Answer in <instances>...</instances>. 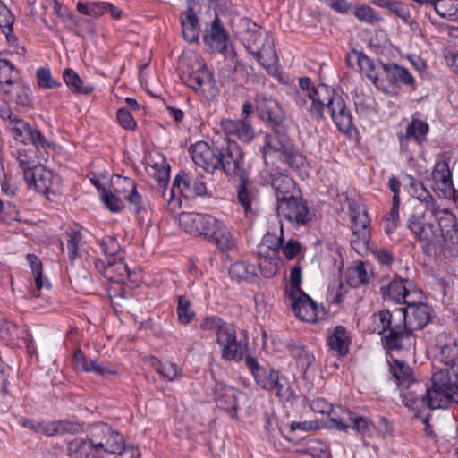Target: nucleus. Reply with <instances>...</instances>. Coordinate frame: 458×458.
Instances as JSON below:
<instances>
[{"mask_svg":"<svg viewBox=\"0 0 458 458\" xmlns=\"http://www.w3.org/2000/svg\"><path fill=\"white\" fill-rule=\"evenodd\" d=\"M445 366L433 373L432 386L426 396H414V392L406 393L403 400L405 406L419 413L424 408H444L451 401L458 400V364Z\"/></svg>","mask_w":458,"mask_h":458,"instance_id":"nucleus-1","label":"nucleus"},{"mask_svg":"<svg viewBox=\"0 0 458 458\" xmlns=\"http://www.w3.org/2000/svg\"><path fill=\"white\" fill-rule=\"evenodd\" d=\"M360 73L365 76L377 89L388 95H395L399 83L413 85L414 79L409 71L394 63H375L367 55L356 52L354 54Z\"/></svg>","mask_w":458,"mask_h":458,"instance_id":"nucleus-2","label":"nucleus"},{"mask_svg":"<svg viewBox=\"0 0 458 458\" xmlns=\"http://www.w3.org/2000/svg\"><path fill=\"white\" fill-rule=\"evenodd\" d=\"M240 36L250 55L269 74L275 75L277 72V57L274 42L267 32L250 20H242Z\"/></svg>","mask_w":458,"mask_h":458,"instance_id":"nucleus-3","label":"nucleus"},{"mask_svg":"<svg viewBox=\"0 0 458 458\" xmlns=\"http://www.w3.org/2000/svg\"><path fill=\"white\" fill-rule=\"evenodd\" d=\"M0 94L19 106L32 105L30 86L21 77L20 72L7 59L0 56Z\"/></svg>","mask_w":458,"mask_h":458,"instance_id":"nucleus-4","label":"nucleus"},{"mask_svg":"<svg viewBox=\"0 0 458 458\" xmlns=\"http://www.w3.org/2000/svg\"><path fill=\"white\" fill-rule=\"evenodd\" d=\"M433 217L430 212L427 213L426 210H422L420 208H416L414 212L410 216L408 219V228L412 234L419 240L423 248H428L437 245L441 242L443 237V227L453 225V223L447 221H440L436 225L430 218Z\"/></svg>","mask_w":458,"mask_h":458,"instance_id":"nucleus-5","label":"nucleus"},{"mask_svg":"<svg viewBox=\"0 0 458 458\" xmlns=\"http://www.w3.org/2000/svg\"><path fill=\"white\" fill-rule=\"evenodd\" d=\"M403 319L404 315L402 309H394L393 311L384 310L373 316L374 331L379 335L386 334L384 339L388 349L404 347Z\"/></svg>","mask_w":458,"mask_h":458,"instance_id":"nucleus-6","label":"nucleus"},{"mask_svg":"<svg viewBox=\"0 0 458 458\" xmlns=\"http://www.w3.org/2000/svg\"><path fill=\"white\" fill-rule=\"evenodd\" d=\"M90 434L97 449H99L101 458H105L106 454L108 452L121 454L123 451L130 454L131 458H138L140 456L136 446L133 445L125 446L123 437L106 424L95 426Z\"/></svg>","mask_w":458,"mask_h":458,"instance_id":"nucleus-7","label":"nucleus"},{"mask_svg":"<svg viewBox=\"0 0 458 458\" xmlns=\"http://www.w3.org/2000/svg\"><path fill=\"white\" fill-rule=\"evenodd\" d=\"M206 192V184L201 178L180 172L174 178L171 190L168 192L164 191L163 196L169 208L175 209L181 205L180 196L193 199L203 196Z\"/></svg>","mask_w":458,"mask_h":458,"instance_id":"nucleus-8","label":"nucleus"},{"mask_svg":"<svg viewBox=\"0 0 458 458\" xmlns=\"http://www.w3.org/2000/svg\"><path fill=\"white\" fill-rule=\"evenodd\" d=\"M189 61V67L183 71L182 79L197 92L211 97L215 94V81L203 61L195 54H189L182 60V64Z\"/></svg>","mask_w":458,"mask_h":458,"instance_id":"nucleus-9","label":"nucleus"},{"mask_svg":"<svg viewBox=\"0 0 458 458\" xmlns=\"http://www.w3.org/2000/svg\"><path fill=\"white\" fill-rule=\"evenodd\" d=\"M245 363L251 370L256 383L265 390L273 392L284 402L290 401L293 393L284 380L279 379L278 374L268 368L260 367L258 361L250 357L245 358Z\"/></svg>","mask_w":458,"mask_h":458,"instance_id":"nucleus-10","label":"nucleus"},{"mask_svg":"<svg viewBox=\"0 0 458 458\" xmlns=\"http://www.w3.org/2000/svg\"><path fill=\"white\" fill-rule=\"evenodd\" d=\"M96 268L108 280L114 283L108 290L109 296L115 304L120 305L119 299L123 298L124 290L120 284L131 277L127 265L122 258L102 257L96 262Z\"/></svg>","mask_w":458,"mask_h":458,"instance_id":"nucleus-11","label":"nucleus"},{"mask_svg":"<svg viewBox=\"0 0 458 458\" xmlns=\"http://www.w3.org/2000/svg\"><path fill=\"white\" fill-rule=\"evenodd\" d=\"M23 176L30 189L46 195L48 199L50 195L61 193L60 177L44 165L24 168Z\"/></svg>","mask_w":458,"mask_h":458,"instance_id":"nucleus-12","label":"nucleus"},{"mask_svg":"<svg viewBox=\"0 0 458 458\" xmlns=\"http://www.w3.org/2000/svg\"><path fill=\"white\" fill-rule=\"evenodd\" d=\"M0 116L7 123L8 129L13 132V138L25 144L31 143L37 148L44 147L47 141L43 135L29 123L14 116L4 105L0 106Z\"/></svg>","mask_w":458,"mask_h":458,"instance_id":"nucleus-13","label":"nucleus"},{"mask_svg":"<svg viewBox=\"0 0 458 458\" xmlns=\"http://www.w3.org/2000/svg\"><path fill=\"white\" fill-rule=\"evenodd\" d=\"M429 354L435 363L457 365L458 344L449 334L441 333L436 335L429 347Z\"/></svg>","mask_w":458,"mask_h":458,"instance_id":"nucleus-14","label":"nucleus"},{"mask_svg":"<svg viewBox=\"0 0 458 458\" xmlns=\"http://www.w3.org/2000/svg\"><path fill=\"white\" fill-rule=\"evenodd\" d=\"M401 309L404 315L403 330L405 332V346L406 344H411V333L415 330L421 329L428 323L430 313L428 307L422 303L421 300L412 304H407L405 309Z\"/></svg>","mask_w":458,"mask_h":458,"instance_id":"nucleus-15","label":"nucleus"},{"mask_svg":"<svg viewBox=\"0 0 458 458\" xmlns=\"http://www.w3.org/2000/svg\"><path fill=\"white\" fill-rule=\"evenodd\" d=\"M214 395L217 406L231 413L232 417H236L237 410L248 401L246 394L222 382L216 383Z\"/></svg>","mask_w":458,"mask_h":458,"instance_id":"nucleus-16","label":"nucleus"},{"mask_svg":"<svg viewBox=\"0 0 458 458\" xmlns=\"http://www.w3.org/2000/svg\"><path fill=\"white\" fill-rule=\"evenodd\" d=\"M385 301L395 303L412 304L422 299L421 292L418 291L411 282L394 279L387 287L382 289Z\"/></svg>","mask_w":458,"mask_h":458,"instance_id":"nucleus-17","label":"nucleus"},{"mask_svg":"<svg viewBox=\"0 0 458 458\" xmlns=\"http://www.w3.org/2000/svg\"><path fill=\"white\" fill-rule=\"evenodd\" d=\"M276 212L280 217L297 225H305L310 220L307 204L296 195L277 202Z\"/></svg>","mask_w":458,"mask_h":458,"instance_id":"nucleus-18","label":"nucleus"},{"mask_svg":"<svg viewBox=\"0 0 458 458\" xmlns=\"http://www.w3.org/2000/svg\"><path fill=\"white\" fill-rule=\"evenodd\" d=\"M350 216L352 220V230L353 235L356 236V239L352 240V243L355 249H366L369 238L368 226L370 223V219L368 216V208L364 205H351Z\"/></svg>","mask_w":458,"mask_h":458,"instance_id":"nucleus-19","label":"nucleus"},{"mask_svg":"<svg viewBox=\"0 0 458 458\" xmlns=\"http://www.w3.org/2000/svg\"><path fill=\"white\" fill-rule=\"evenodd\" d=\"M21 424L26 428L50 437L66 433L73 434L81 431L82 428L80 423L69 420L42 422L21 418Z\"/></svg>","mask_w":458,"mask_h":458,"instance_id":"nucleus-20","label":"nucleus"},{"mask_svg":"<svg viewBox=\"0 0 458 458\" xmlns=\"http://www.w3.org/2000/svg\"><path fill=\"white\" fill-rule=\"evenodd\" d=\"M111 188L117 195L127 200L135 213L146 212V202L137 192L134 182L128 177L114 175L111 178Z\"/></svg>","mask_w":458,"mask_h":458,"instance_id":"nucleus-21","label":"nucleus"},{"mask_svg":"<svg viewBox=\"0 0 458 458\" xmlns=\"http://www.w3.org/2000/svg\"><path fill=\"white\" fill-rule=\"evenodd\" d=\"M204 41L213 51L222 53L226 59H234L236 54L230 45L227 34L219 21L216 18L207 33L204 36Z\"/></svg>","mask_w":458,"mask_h":458,"instance_id":"nucleus-22","label":"nucleus"},{"mask_svg":"<svg viewBox=\"0 0 458 458\" xmlns=\"http://www.w3.org/2000/svg\"><path fill=\"white\" fill-rule=\"evenodd\" d=\"M193 162L205 171L214 173L220 168L221 152L205 141H198L191 147Z\"/></svg>","mask_w":458,"mask_h":458,"instance_id":"nucleus-23","label":"nucleus"},{"mask_svg":"<svg viewBox=\"0 0 458 458\" xmlns=\"http://www.w3.org/2000/svg\"><path fill=\"white\" fill-rule=\"evenodd\" d=\"M216 342L225 360L239 361L243 358L245 346L236 341L235 330L233 326L221 327L217 333Z\"/></svg>","mask_w":458,"mask_h":458,"instance_id":"nucleus-24","label":"nucleus"},{"mask_svg":"<svg viewBox=\"0 0 458 458\" xmlns=\"http://www.w3.org/2000/svg\"><path fill=\"white\" fill-rule=\"evenodd\" d=\"M323 103L327 101V106L330 111L331 117L343 132H348L352 128V121L349 111L345 108V104L341 96L335 95L331 89L328 94L322 97Z\"/></svg>","mask_w":458,"mask_h":458,"instance_id":"nucleus-25","label":"nucleus"},{"mask_svg":"<svg viewBox=\"0 0 458 458\" xmlns=\"http://www.w3.org/2000/svg\"><path fill=\"white\" fill-rule=\"evenodd\" d=\"M205 238L213 242L221 251H230L236 247V239L229 226L216 217Z\"/></svg>","mask_w":458,"mask_h":458,"instance_id":"nucleus-26","label":"nucleus"},{"mask_svg":"<svg viewBox=\"0 0 458 458\" xmlns=\"http://www.w3.org/2000/svg\"><path fill=\"white\" fill-rule=\"evenodd\" d=\"M214 216L195 212H182L179 216V225L186 233L194 236L205 237Z\"/></svg>","mask_w":458,"mask_h":458,"instance_id":"nucleus-27","label":"nucleus"},{"mask_svg":"<svg viewBox=\"0 0 458 458\" xmlns=\"http://www.w3.org/2000/svg\"><path fill=\"white\" fill-rule=\"evenodd\" d=\"M299 85L302 90L304 97L308 98L307 106L310 114L316 119H321L323 117V99L322 97L325 94L329 93V89L327 87H319L315 89L311 88V81L309 78H301Z\"/></svg>","mask_w":458,"mask_h":458,"instance_id":"nucleus-28","label":"nucleus"},{"mask_svg":"<svg viewBox=\"0 0 458 458\" xmlns=\"http://www.w3.org/2000/svg\"><path fill=\"white\" fill-rule=\"evenodd\" d=\"M295 316L302 321L313 323L318 320V310L315 302L304 292L287 297Z\"/></svg>","mask_w":458,"mask_h":458,"instance_id":"nucleus-29","label":"nucleus"},{"mask_svg":"<svg viewBox=\"0 0 458 458\" xmlns=\"http://www.w3.org/2000/svg\"><path fill=\"white\" fill-rule=\"evenodd\" d=\"M411 187L412 189V195L421 203L425 204L426 211L430 212L431 216H434L435 219H439L440 222H454L453 214L446 209H440L439 206L421 183L411 182Z\"/></svg>","mask_w":458,"mask_h":458,"instance_id":"nucleus-30","label":"nucleus"},{"mask_svg":"<svg viewBox=\"0 0 458 458\" xmlns=\"http://www.w3.org/2000/svg\"><path fill=\"white\" fill-rule=\"evenodd\" d=\"M237 201L245 216H252L259 201V190L257 185L244 177L242 178L237 191Z\"/></svg>","mask_w":458,"mask_h":458,"instance_id":"nucleus-31","label":"nucleus"},{"mask_svg":"<svg viewBox=\"0 0 458 458\" xmlns=\"http://www.w3.org/2000/svg\"><path fill=\"white\" fill-rule=\"evenodd\" d=\"M220 167L226 174L243 178V156L241 148L236 143L228 146L224 154L221 153Z\"/></svg>","mask_w":458,"mask_h":458,"instance_id":"nucleus-32","label":"nucleus"},{"mask_svg":"<svg viewBox=\"0 0 458 458\" xmlns=\"http://www.w3.org/2000/svg\"><path fill=\"white\" fill-rule=\"evenodd\" d=\"M92 437L75 438L70 441L66 448L67 458H101Z\"/></svg>","mask_w":458,"mask_h":458,"instance_id":"nucleus-33","label":"nucleus"},{"mask_svg":"<svg viewBox=\"0 0 458 458\" xmlns=\"http://www.w3.org/2000/svg\"><path fill=\"white\" fill-rule=\"evenodd\" d=\"M333 426L338 430H346L351 425L360 433H366L372 427V423L363 417H354L353 414L344 409H340L339 416L332 417Z\"/></svg>","mask_w":458,"mask_h":458,"instance_id":"nucleus-34","label":"nucleus"},{"mask_svg":"<svg viewBox=\"0 0 458 458\" xmlns=\"http://www.w3.org/2000/svg\"><path fill=\"white\" fill-rule=\"evenodd\" d=\"M289 147L288 142L279 139L277 135L267 137L266 143L262 148L265 163L274 165L276 160H280L285 156Z\"/></svg>","mask_w":458,"mask_h":458,"instance_id":"nucleus-35","label":"nucleus"},{"mask_svg":"<svg viewBox=\"0 0 458 458\" xmlns=\"http://www.w3.org/2000/svg\"><path fill=\"white\" fill-rule=\"evenodd\" d=\"M271 185L275 191L276 203L295 195L294 182L286 174H272Z\"/></svg>","mask_w":458,"mask_h":458,"instance_id":"nucleus-36","label":"nucleus"},{"mask_svg":"<svg viewBox=\"0 0 458 458\" xmlns=\"http://www.w3.org/2000/svg\"><path fill=\"white\" fill-rule=\"evenodd\" d=\"M221 127L226 135L236 136L242 141L249 142L254 136L252 128L245 121L223 120Z\"/></svg>","mask_w":458,"mask_h":458,"instance_id":"nucleus-37","label":"nucleus"},{"mask_svg":"<svg viewBox=\"0 0 458 458\" xmlns=\"http://www.w3.org/2000/svg\"><path fill=\"white\" fill-rule=\"evenodd\" d=\"M432 179L437 188L448 196L452 194L453 183L451 179V172L445 162H438L436 164L432 172Z\"/></svg>","mask_w":458,"mask_h":458,"instance_id":"nucleus-38","label":"nucleus"},{"mask_svg":"<svg viewBox=\"0 0 458 458\" xmlns=\"http://www.w3.org/2000/svg\"><path fill=\"white\" fill-rule=\"evenodd\" d=\"M373 268L367 262H359L349 271L348 282L353 287L369 284L373 279Z\"/></svg>","mask_w":458,"mask_h":458,"instance_id":"nucleus-39","label":"nucleus"},{"mask_svg":"<svg viewBox=\"0 0 458 458\" xmlns=\"http://www.w3.org/2000/svg\"><path fill=\"white\" fill-rule=\"evenodd\" d=\"M182 35L188 42H194L199 37L198 19L191 8H189L181 17Z\"/></svg>","mask_w":458,"mask_h":458,"instance_id":"nucleus-40","label":"nucleus"},{"mask_svg":"<svg viewBox=\"0 0 458 458\" xmlns=\"http://www.w3.org/2000/svg\"><path fill=\"white\" fill-rule=\"evenodd\" d=\"M327 341L330 349L335 352L336 354L345 355L347 353L350 337L344 327L341 326L335 327L332 333L329 334Z\"/></svg>","mask_w":458,"mask_h":458,"instance_id":"nucleus-41","label":"nucleus"},{"mask_svg":"<svg viewBox=\"0 0 458 458\" xmlns=\"http://www.w3.org/2000/svg\"><path fill=\"white\" fill-rule=\"evenodd\" d=\"M390 373L405 388L414 381L411 368L404 362L398 360H389Z\"/></svg>","mask_w":458,"mask_h":458,"instance_id":"nucleus-42","label":"nucleus"},{"mask_svg":"<svg viewBox=\"0 0 458 458\" xmlns=\"http://www.w3.org/2000/svg\"><path fill=\"white\" fill-rule=\"evenodd\" d=\"M229 275L232 279L238 282H250L257 276L256 267L243 261L233 263L229 268Z\"/></svg>","mask_w":458,"mask_h":458,"instance_id":"nucleus-43","label":"nucleus"},{"mask_svg":"<svg viewBox=\"0 0 458 458\" xmlns=\"http://www.w3.org/2000/svg\"><path fill=\"white\" fill-rule=\"evenodd\" d=\"M63 79L72 92L89 94L94 89L91 85L84 86L80 76L72 69H65L63 72Z\"/></svg>","mask_w":458,"mask_h":458,"instance_id":"nucleus-44","label":"nucleus"},{"mask_svg":"<svg viewBox=\"0 0 458 458\" xmlns=\"http://www.w3.org/2000/svg\"><path fill=\"white\" fill-rule=\"evenodd\" d=\"M432 5L442 18L458 20V0H435Z\"/></svg>","mask_w":458,"mask_h":458,"instance_id":"nucleus-45","label":"nucleus"},{"mask_svg":"<svg viewBox=\"0 0 458 458\" xmlns=\"http://www.w3.org/2000/svg\"><path fill=\"white\" fill-rule=\"evenodd\" d=\"M152 366L160 376L168 381H175L182 377L181 369L174 363L154 360Z\"/></svg>","mask_w":458,"mask_h":458,"instance_id":"nucleus-46","label":"nucleus"},{"mask_svg":"<svg viewBox=\"0 0 458 458\" xmlns=\"http://www.w3.org/2000/svg\"><path fill=\"white\" fill-rule=\"evenodd\" d=\"M101 200L112 212H119L123 208V198L114 193L113 190L106 191L103 189L101 191Z\"/></svg>","mask_w":458,"mask_h":458,"instance_id":"nucleus-47","label":"nucleus"},{"mask_svg":"<svg viewBox=\"0 0 458 458\" xmlns=\"http://www.w3.org/2000/svg\"><path fill=\"white\" fill-rule=\"evenodd\" d=\"M428 131V126L425 122L414 119L406 128L405 138H412L420 143L426 137Z\"/></svg>","mask_w":458,"mask_h":458,"instance_id":"nucleus-48","label":"nucleus"},{"mask_svg":"<svg viewBox=\"0 0 458 458\" xmlns=\"http://www.w3.org/2000/svg\"><path fill=\"white\" fill-rule=\"evenodd\" d=\"M106 2H79L77 4V10L81 14L98 18L105 13Z\"/></svg>","mask_w":458,"mask_h":458,"instance_id":"nucleus-49","label":"nucleus"},{"mask_svg":"<svg viewBox=\"0 0 458 458\" xmlns=\"http://www.w3.org/2000/svg\"><path fill=\"white\" fill-rule=\"evenodd\" d=\"M302 282L301 268L299 266H294L290 272V285L285 289L286 298L301 294L303 291L301 288Z\"/></svg>","mask_w":458,"mask_h":458,"instance_id":"nucleus-50","label":"nucleus"},{"mask_svg":"<svg viewBox=\"0 0 458 458\" xmlns=\"http://www.w3.org/2000/svg\"><path fill=\"white\" fill-rule=\"evenodd\" d=\"M283 244V226L279 227V233H267L262 241L261 248L271 250V256H276V251L282 247Z\"/></svg>","mask_w":458,"mask_h":458,"instance_id":"nucleus-51","label":"nucleus"},{"mask_svg":"<svg viewBox=\"0 0 458 458\" xmlns=\"http://www.w3.org/2000/svg\"><path fill=\"white\" fill-rule=\"evenodd\" d=\"M36 79L38 87L45 89H52L60 85V83L52 77L50 70L46 67H40L36 71Z\"/></svg>","mask_w":458,"mask_h":458,"instance_id":"nucleus-52","label":"nucleus"},{"mask_svg":"<svg viewBox=\"0 0 458 458\" xmlns=\"http://www.w3.org/2000/svg\"><path fill=\"white\" fill-rule=\"evenodd\" d=\"M177 314L180 322L182 324L190 323L195 317V313L191 308L190 301L184 296L179 297Z\"/></svg>","mask_w":458,"mask_h":458,"instance_id":"nucleus-53","label":"nucleus"},{"mask_svg":"<svg viewBox=\"0 0 458 458\" xmlns=\"http://www.w3.org/2000/svg\"><path fill=\"white\" fill-rule=\"evenodd\" d=\"M353 14L360 21L368 23H374L381 20V18L377 16L369 6L367 5L355 8Z\"/></svg>","mask_w":458,"mask_h":458,"instance_id":"nucleus-54","label":"nucleus"},{"mask_svg":"<svg viewBox=\"0 0 458 458\" xmlns=\"http://www.w3.org/2000/svg\"><path fill=\"white\" fill-rule=\"evenodd\" d=\"M345 292L346 289L342 281L335 280L329 285L327 297L332 302L338 304L341 302Z\"/></svg>","mask_w":458,"mask_h":458,"instance_id":"nucleus-55","label":"nucleus"},{"mask_svg":"<svg viewBox=\"0 0 458 458\" xmlns=\"http://www.w3.org/2000/svg\"><path fill=\"white\" fill-rule=\"evenodd\" d=\"M311 408L314 411L318 413H327L330 416V420L332 421L333 416L340 415V409L333 410L331 404H329L327 401L323 399H316L311 403Z\"/></svg>","mask_w":458,"mask_h":458,"instance_id":"nucleus-56","label":"nucleus"},{"mask_svg":"<svg viewBox=\"0 0 458 458\" xmlns=\"http://www.w3.org/2000/svg\"><path fill=\"white\" fill-rule=\"evenodd\" d=\"M104 257L117 258L115 255L120 250L116 239L113 236H105L101 242Z\"/></svg>","mask_w":458,"mask_h":458,"instance_id":"nucleus-57","label":"nucleus"},{"mask_svg":"<svg viewBox=\"0 0 458 458\" xmlns=\"http://www.w3.org/2000/svg\"><path fill=\"white\" fill-rule=\"evenodd\" d=\"M298 365L307 369L314 361V356L307 349L303 347L296 348L293 352Z\"/></svg>","mask_w":458,"mask_h":458,"instance_id":"nucleus-58","label":"nucleus"},{"mask_svg":"<svg viewBox=\"0 0 458 458\" xmlns=\"http://www.w3.org/2000/svg\"><path fill=\"white\" fill-rule=\"evenodd\" d=\"M279 161L288 163V165L293 168L303 167L306 164V159L301 154L293 152L290 148L285 152V156H284Z\"/></svg>","mask_w":458,"mask_h":458,"instance_id":"nucleus-59","label":"nucleus"},{"mask_svg":"<svg viewBox=\"0 0 458 458\" xmlns=\"http://www.w3.org/2000/svg\"><path fill=\"white\" fill-rule=\"evenodd\" d=\"M13 21L14 19L10 10L0 1V28L3 29L4 33L12 30Z\"/></svg>","mask_w":458,"mask_h":458,"instance_id":"nucleus-60","label":"nucleus"},{"mask_svg":"<svg viewBox=\"0 0 458 458\" xmlns=\"http://www.w3.org/2000/svg\"><path fill=\"white\" fill-rule=\"evenodd\" d=\"M269 256L270 258H265L259 263L260 272L265 277H271L277 272L278 261L273 259L274 256Z\"/></svg>","mask_w":458,"mask_h":458,"instance_id":"nucleus-61","label":"nucleus"},{"mask_svg":"<svg viewBox=\"0 0 458 458\" xmlns=\"http://www.w3.org/2000/svg\"><path fill=\"white\" fill-rule=\"evenodd\" d=\"M117 121L120 125L127 130H134L136 128V122L133 119L132 115L125 109L120 108L117 111Z\"/></svg>","mask_w":458,"mask_h":458,"instance_id":"nucleus-62","label":"nucleus"},{"mask_svg":"<svg viewBox=\"0 0 458 458\" xmlns=\"http://www.w3.org/2000/svg\"><path fill=\"white\" fill-rule=\"evenodd\" d=\"M84 371H86V372H94V373H96L98 375H101V376H104V375H106V374H114L115 373L114 370H112L107 366H106V365H104L102 363H98L95 360H89L88 366L84 367Z\"/></svg>","mask_w":458,"mask_h":458,"instance_id":"nucleus-63","label":"nucleus"},{"mask_svg":"<svg viewBox=\"0 0 458 458\" xmlns=\"http://www.w3.org/2000/svg\"><path fill=\"white\" fill-rule=\"evenodd\" d=\"M67 250L71 259H74L77 256L78 245L81 241V236L78 232H71L68 234Z\"/></svg>","mask_w":458,"mask_h":458,"instance_id":"nucleus-64","label":"nucleus"}]
</instances>
